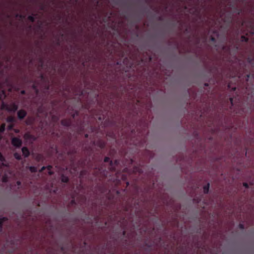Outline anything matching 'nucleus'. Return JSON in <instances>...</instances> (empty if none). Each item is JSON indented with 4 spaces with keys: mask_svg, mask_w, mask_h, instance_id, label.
<instances>
[{
    "mask_svg": "<svg viewBox=\"0 0 254 254\" xmlns=\"http://www.w3.org/2000/svg\"><path fill=\"white\" fill-rule=\"evenodd\" d=\"M17 114L19 118L22 119L25 116L26 113L24 111L20 110L17 113Z\"/></svg>",
    "mask_w": 254,
    "mask_h": 254,
    "instance_id": "obj_1",
    "label": "nucleus"
},
{
    "mask_svg": "<svg viewBox=\"0 0 254 254\" xmlns=\"http://www.w3.org/2000/svg\"><path fill=\"white\" fill-rule=\"evenodd\" d=\"M22 152L23 155L25 157H27L29 154V151L26 147H23L22 149Z\"/></svg>",
    "mask_w": 254,
    "mask_h": 254,
    "instance_id": "obj_2",
    "label": "nucleus"
},
{
    "mask_svg": "<svg viewBox=\"0 0 254 254\" xmlns=\"http://www.w3.org/2000/svg\"><path fill=\"white\" fill-rule=\"evenodd\" d=\"M24 138L27 141H29V142H30L31 139H33V137L30 134L26 133L24 135Z\"/></svg>",
    "mask_w": 254,
    "mask_h": 254,
    "instance_id": "obj_3",
    "label": "nucleus"
},
{
    "mask_svg": "<svg viewBox=\"0 0 254 254\" xmlns=\"http://www.w3.org/2000/svg\"><path fill=\"white\" fill-rule=\"evenodd\" d=\"M209 184H208L207 185L205 186L204 187H203V191L205 193H206L208 192V190H209Z\"/></svg>",
    "mask_w": 254,
    "mask_h": 254,
    "instance_id": "obj_4",
    "label": "nucleus"
},
{
    "mask_svg": "<svg viewBox=\"0 0 254 254\" xmlns=\"http://www.w3.org/2000/svg\"><path fill=\"white\" fill-rule=\"evenodd\" d=\"M6 220L5 217L0 218V228H1L2 223Z\"/></svg>",
    "mask_w": 254,
    "mask_h": 254,
    "instance_id": "obj_5",
    "label": "nucleus"
},
{
    "mask_svg": "<svg viewBox=\"0 0 254 254\" xmlns=\"http://www.w3.org/2000/svg\"><path fill=\"white\" fill-rule=\"evenodd\" d=\"M6 121L8 123H11L14 121V118L12 117H9L7 118Z\"/></svg>",
    "mask_w": 254,
    "mask_h": 254,
    "instance_id": "obj_6",
    "label": "nucleus"
},
{
    "mask_svg": "<svg viewBox=\"0 0 254 254\" xmlns=\"http://www.w3.org/2000/svg\"><path fill=\"white\" fill-rule=\"evenodd\" d=\"M68 179L67 178V177H65V176H62V182H64V183H66L68 181Z\"/></svg>",
    "mask_w": 254,
    "mask_h": 254,
    "instance_id": "obj_7",
    "label": "nucleus"
},
{
    "mask_svg": "<svg viewBox=\"0 0 254 254\" xmlns=\"http://www.w3.org/2000/svg\"><path fill=\"white\" fill-rule=\"evenodd\" d=\"M4 129H5V125L2 124L0 127V132H3L4 130Z\"/></svg>",
    "mask_w": 254,
    "mask_h": 254,
    "instance_id": "obj_8",
    "label": "nucleus"
},
{
    "mask_svg": "<svg viewBox=\"0 0 254 254\" xmlns=\"http://www.w3.org/2000/svg\"><path fill=\"white\" fill-rule=\"evenodd\" d=\"M21 145V141L17 137V147H19Z\"/></svg>",
    "mask_w": 254,
    "mask_h": 254,
    "instance_id": "obj_9",
    "label": "nucleus"
},
{
    "mask_svg": "<svg viewBox=\"0 0 254 254\" xmlns=\"http://www.w3.org/2000/svg\"><path fill=\"white\" fill-rule=\"evenodd\" d=\"M29 169L31 172H35L37 171V168L35 167H30Z\"/></svg>",
    "mask_w": 254,
    "mask_h": 254,
    "instance_id": "obj_10",
    "label": "nucleus"
},
{
    "mask_svg": "<svg viewBox=\"0 0 254 254\" xmlns=\"http://www.w3.org/2000/svg\"><path fill=\"white\" fill-rule=\"evenodd\" d=\"M12 143L13 146H16V138L15 137H13L12 139Z\"/></svg>",
    "mask_w": 254,
    "mask_h": 254,
    "instance_id": "obj_11",
    "label": "nucleus"
},
{
    "mask_svg": "<svg viewBox=\"0 0 254 254\" xmlns=\"http://www.w3.org/2000/svg\"><path fill=\"white\" fill-rule=\"evenodd\" d=\"M1 108H2V109H5L6 110H10L8 108V107H7L6 105H5L4 104H2Z\"/></svg>",
    "mask_w": 254,
    "mask_h": 254,
    "instance_id": "obj_12",
    "label": "nucleus"
},
{
    "mask_svg": "<svg viewBox=\"0 0 254 254\" xmlns=\"http://www.w3.org/2000/svg\"><path fill=\"white\" fill-rule=\"evenodd\" d=\"M6 177H7V175L5 174L4 175V176H3V177L2 178V182H7V180Z\"/></svg>",
    "mask_w": 254,
    "mask_h": 254,
    "instance_id": "obj_13",
    "label": "nucleus"
},
{
    "mask_svg": "<svg viewBox=\"0 0 254 254\" xmlns=\"http://www.w3.org/2000/svg\"><path fill=\"white\" fill-rule=\"evenodd\" d=\"M5 95L3 91H1V92H0V99H2V98Z\"/></svg>",
    "mask_w": 254,
    "mask_h": 254,
    "instance_id": "obj_14",
    "label": "nucleus"
},
{
    "mask_svg": "<svg viewBox=\"0 0 254 254\" xmlns=\"http://www.w3.org/2000/svg\"><path fill=\"white\" fill-rule=\"evenodd\" d=\"M4 160V158L3 157V156H2V155L1 154V153H0V160L2 162Z\"/></svg>",
    "mask_w": 254,
    "mask_h": 254,
    "instance_id": "obj_15",
    "label": "nucleus"
},
{
    "mask_svg": "<svg viewBox=\"0 0 254 254\" xmlns=\"http://www.w3.org/2000/svg\"><path fill=\"white\" fill-rule=\"evenodd\" d=\"M51 168V166H49L47 167V168H48V169L49 170H50ZM49 174L50 175H51V174H52V172H51L50 171H49Z\"/></svg>",
    "mask_w": 254,
    "mask_h": 254,
    "instance_id": "obj_16",
    "label": "nucleus"
},
{
    "mask_svg": "<svg viewBox=\"0 0 254 254\" xmlns=\"http://www.w3.org/2000/svg\"><path fill=\"white\" fill-rule=\"evenodd\" d=\"M12 127H13V126H12V125H9V126H8V127H7V129H8V130H10V129H12Z\"/></svg>",
    "mask_w": 254,
    "mask_h": 254,
    "instance_id": "obj_17",
    "label": "nucleus"
},
{
    "mask_svg": "<svg viewBox=\"0 0 254 254\" xmlns=\"http://www.w3.org/2000/svg\"><path fill=\"white\" fill-rule=\"evenodd\" d=\"M29 19L31 21H34V18L33 16H29V17H28Z\"/></svg>",
    "mask_w": 254,
    "mask_h": 254,
    "instance_id": "obj_18",
    "label": "nucleus"
},
{
    "mask_svg": "<svg viewBox=\"0 0 254 254\" xmlns=\"http://www.w3.org/2000/svg\"><path fill=\"white\" fill-rule=\"evenodd\" d=\"M242 40L243 41H247V39L246 38H245L244 36H242Z\"/></svg>",
    "mask_w": 254,
    "mask_h": 254,
    "instance_id": "obj_19",
    "label": "nucleus"
},
{
    "mask_svg": "<svg viewBox=\"0 0 254 254\" xmlns=\"http://www.w3.org/2000/svg\"><path fill=\"white\" fill-rule=\"evenodd\" d=\"M239 226L240 228L242 229H244V225L243 224H240Z\"/></svg>",
    "mask_w": 254,
    "mask_h": 254,
    "instance_id": "obj_20",
    "label": "nucleus"
},
{
    "mask_svg": "<svg viewBox=\"0 0 254 254\" xmlns=\"http://www.w3.org/2000/svg\"><path fill=\"white\" fill-rule=\"evenodd\" d=\"M109 160V158L108 157H106L104 159L105 162H107Z\"/></svg>",
    "mask_w": 254,
    "mask_h": 254,
    "instance_id": "obj_21",
    "label": "nucleus"
},
{
    "mask_svg": "<svg viewBox=\"0 0 254 254\" xmlns=\"http://www.w3.org/2000/svg\"><path fill=\"white\" fill-rule=\"evenodd\" d=\"M62 124L64 126H68L69 125L68 123L64 124V122H62Z\"/></svg>",
    "mask_w": 254,
    "mask_h": 254,
    "instance_id": "obj_22",
    "label": "nucleus"
},
{
    "mask_svg": "<svg viewBox=\"0 0 254 254\" xmlns=\"http://www.w3.org/2000/svg\"><path fill=\"white\" fill-rule=\"evenodd\" d=\"M16 158H17V160H19V159H20V156H19V155H18L17 154Z\"/></svg>",
    "mask_w": 254,
    "mask_h": 254,
    "instance_id": "obj_23",
    "label": "nucleus"
},
{
    "mask_svg": "<svg viewBox=\"0 0 254 254\" xmlns=\"http://www.w3.org/2000/svg\"><path fill=\"white\" fill-rule=\"evenodd\" d=\"M244 186L245 187H246V188H247V187H248V184H247V183H244Z\"/></svg>",
    "mask_w": 254,
    "mask_h": 254,
    "instance_id": "obj_24",
    "label": "nucleus"
},
{
    "mask_svg": "<svg viewBox=\"0 0 254 254\" xmlns=\"http://www.w3.org/2000/svg\"><path fill=\"white\" fill-rule=\"evenodd\" d=\"M45 169V167H43L40 170V171H43V170H44Z\"/></svg>",
    "mask_w": 254,
    "mask_h": 254,
    "instance_id": "obj_25",
    "label": "nucleus"
},
{
    "mask_svg": "<svg viewBox=\"0 0 254 254\" xmlns=\"http://www.w3.org/2000/svg\"><path fill=\"white\" fill-rule=\"evenodd\" d=\"M232 101H233V99L232 98H230V101H231L232 105H233Z\"/></svg>",
    "mask_w": 254,
    "mask_h": 254,
    "instance_id": "obj_26",
    "label": "nucleus"
},
{
    "mask_svg": "<svg viewBox=\"0 0 254 254\" xmlns=\"http://www.w3.org/2000/svg\"><path fill=\"white\" fill-rule=\"evenodd\" d=\"M16 184H17V185H19L20 184V183H19V182H16Z\"/></svg>",
    "mask_w": 254,
    "mask_h": 254,
    "instance_id": "obj_27",
    "label": "nucleus"
},
{
    "mask_svg": "<svg viewBox=\"0 0 254 254\" xmlns=\"http://www.w3.org/2000/svg\"><path fill=\"white\" fill-rule=\"evenodd\" d=\"M211 40H212V41H214V39L213 38H211Z\"/></svg>",
    "mask_w": 254,
    "mask_h": 254,
    "instance_id": "obj_28",
    "label": "nucleus"
},
{
    "mask_svg": "<svg viewBox=\"0 0 254 254\" xmlns=\"http://www.w3.org/2000/svg\"><path fill=\"white\" fill-rule=\"evenodd\" d=\"M13 155H14V157H16V153H14Z\"/></svg>",
    "mask_w": 254,
    "mask_h": 254,
    "instance_id": "obj_29",
    "label": "nucleus"
},
{
    "mask_svg": "<svg viewBox=\"0 0 254 254\" xmlns=\"http://www.w3.org/2000/svg\"><path fill=\"white\" fill-rule=\"evenodd\" d=\"M24 91H21V93H24Z\"/></svg>",
    "mask_w": 254,
    "mask_h": 254,
    "instance_id": "obj_30",
    "label": "nucleus"
}]
</instances>
